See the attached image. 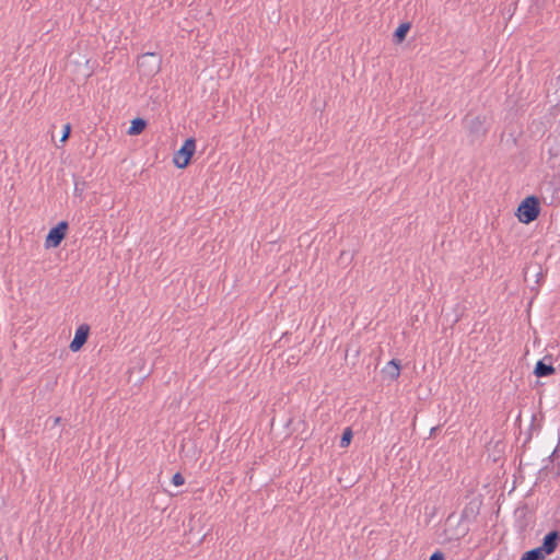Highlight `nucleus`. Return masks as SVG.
Returning <instances> with one entry per match:
<instances>
[{
	"label": "nucleus",
	"mask_w": 560,
	"mask_h": 560,
	"mask_svg": "<svg viewBox=\"0 0 560 560\" xmlns=\"http://www.w3.org/2000/svg\"><path fill=\"white\" fill-rule=\"evenodd\" d=\"M540 201L535 195L527 196L518 205L515 215L518 221L524 224H529L535 221L540 214Z\"/></svg>",
	"instance_id": "f257e3e1"
},
{
	"label": "nucleus",
	"mask_w": 560,
	"mask_h": 560,
	"mask_svg": "<svg viewBox=\"0 0 560 560\" xmlns=\"http://www.w3.org/2000/svg\"><path fill=\"white\" fill-rule=\"evenodd\" d=\"M196 153V142H183V145L174 152L173 163L178 168H186Z\"/></svg>",
	"instance_id": "f03ea898"
},
{
	"label": "nucleus",
	"mask_w": 560,
	"mask_h": 560,
	"mask_svg": "<svg viewBox=\"0 0 560 560\" xmlns=\"http://www.w3.org/2000/svg\"><path fill=\"white\" fill-rule=\"evenodd\" d=\"M69 230V223L67 221H60L57 225L52 226L45 240L46 248H56L66 238Z\"/></svg>",
	"instance_id": "7ed1b4c3"
},
{
	"label": "nucleus",
	"mask_w": 560,
	"mask_h": 560,
	"mask_svg": "<svg viewBox=\"0 0 560 560\" xmlns=\"http://www.w3.org/2000/svg\"><path fill=\"white\" fill-rule=\"evenodd\" d=\"M548 145L541 148V159L550 164L551 167H556L560 164V142H546Z\"/></svg>",
	"instance_id": "20e7f679"
},
{
	"label": "nucleus",
	"mask_w": 560,
	"mask_h": 560,
	"mask_svg": "<svg viewBox=\"0 0 560 560\" xmlns=\"http://www.w3.org/2000/svg\"><path fill=\"white\" fill-rule=\"evenodd\" d=\"M464 125L469 130L471 137L479 138L485 136V120L480 116H466Z\"/></svg>",
	"instance_id": "39448f33"
},
{
	"label": "nucleus",
	"mask_w": 560,
	"mask_h": 560,
	"mask_svg": "<svg viewBox=\"0 0 560 560\" xmlns=\"http://www.w3.org/2000/svg\"><path fill=\"white\" fill-rule=\"evenodd\" d=\"M90 336V326L88 324L80 325L74 334V338L71 340L69 348L72 352H78L86 343Z\"/></svg>",
	"instance_id": "423d86ee"
},
{
	"label": "nucleus",
	"mask_w": 560,
	"mask_h": 560,
	"mask_svg": "<svg viewBox=\"0 0 560 560\" xmlns=\"http://www.w3.org/2000/svg\"><path fill=\"white\" fill-rule=\"evenodd\" d=\"M560 541V533L558 530H550L542 538V544L539 548L547 555H551L556 551Z\"/></svg>",
	"instance_id": "0eeeda50"
},
{
	"label": "nucleus",
	"mask_w": 560,
	"mask_h": 560,
	"mask_svg": "<svg viewBox=\"0 0 560 560\" xmlns=\"http://www.w3.org/2000/svg\"><path fill=\"white\" fill-rule=\"evenodd\" d=\"M556 373V369L552 365V360L550 355L544 357L539 360L534 369V374L537 377H546Z\"/></svg>",
	"instance_id": "6e6552de"
},
{
	"label": "nucleus",
	"mask_w": 560,
	"mask_h": 560,
	"mask_svg": "<svg viewBox=\"0 0 560 560\" xmlns=\"http://www.w3.org/2000/svg\"><path fill=\"white\" fill-rule=\"evenodd\" d=\"M401 364L400 360L392 359L386 366L383 369L385 378L389 381H396L400 375Z\"/></svg>",
	"instance_id": "1a4fd4ad"
},
{
	"label": "nucleus",
	"mask_w": 560,
	"mask_h": 560,
	"mask_svg": "<svg viewBox=\"0 0 560 560\" xmlns=\"http://www.w3.org/2000/svg\"><path fill=\"white\" fill-rule=\"evenodd\" d=\"M479 505L480 504L477 503L476 501H470L468 504H466L460 515L462 521H475L477 515L479 514Z\"/></svg>",
	"instance_id": "9d476101"
},
{
	"label": "nucleus",
	"mask_w": 560,
	"mask_h": 560,
	"mask_svg": "<svg viewBox=\"0 0 560 560\" xmlns=\"http://www.w3.org/2000/svg\"><path fill=\"white\" fill-rule=\"evenodd\" d=\"M147 127V121L143 118L137 117L131 120V125L127 130L129 136L140 135Z\"/></svg>",
	"instance_id": "9b49d317"
},
{
	"label": "nucleus",
	"mask_w": 560,
	"mask_h": 560,
	"mask_svg": "<svg viewBox=\"0 0 560 560\" xmlns=\"http://www.w3.org/2000/svg\"><path fill=\"white\" fill-rule=\"evenodd\" d=\"M547 555L539 548L525 551L520 560H545Z\"/></svg>",
	"instance_id": "f8f14e48"
},
{
	"label": "nucleus",
	"mask_w": 560,
	"mask_h": 560,
	"mask_svg": "<svg viewBox=\"0 0 560 560\" xmlns=\"http://www.w3.org/2000/svg\"><path fill=\"white\" fill-rule=\"evenodd\" d=\"M410 30V23L406 22V23H401L397 28L396 31L394 32V40L396 43H401L405 40L406 36H407V33L409 32Z\"/></svg>",
	"instance_id": "ddd939ff"
},
{
	"label": "nucleus",
	"mask_w": 560,
	"mask_h": 560,
	"mask_svg": "<svg viewBox=\"0 0 560 560\" xmlns=\"http://www.w3.org/2000/svg\"><path fill=\"white\" fill-rule=\"evenodd\" d=\"M353 432L351 428H346L340 439V447H347L351 443Z\"/></svg>",
	"instance_id": "4468645a"
},
{
	"label": "nucleus",
	"mask_w": 560,
	"mask_h": 560,
	"mask_svg": "<svg viewBox=\"0 0 560 560\" xmlns=\"http://www.w3.org/2000/svg\"><path fill=\"white\" fill-rule=\"evenodd\" d=\"M172 483L176 487L183 486L185 483V478L180 472L174 474L172 478Z\"/></svg>",
	"instance_id": "2eb2a0df"
},
{
	"label": "nucleus",
	"mask_w": 560,
	"mask_h": 560,
	"mask_svg": "<svg viewBox=\"0 0 560 560\" xmlns=\"http://www.w3.org/2000/svg\"><path fill=\"white\" fill-rule=\"evenodd\" d=\"M70 133H71V125L70 124H65L62 126V135H61L59 140H68L69 137H70Z\"/></svg>",
	"instance_id": "dca6fc26"
},
{
	"label": "nucleus",
	"mask_w": 560,
	"mask_h": 560,
	"mask_svg": "<svg viewBox=\"0 0 560 560\" xmlns=\"http://www.w3.org/2000/svg\"><path fill=\"white\" fill-rule=\"evenodd\" d=\"M429 560H445V555L441 550H435L429 558Z\"/></svg>",
	"instance_id": "f3484780"
},
{
	"label": "nucleus",
	"mask_w": 560,
	"mask_h": 560,
	"mask_svg": "<svg viewBox=\"0 0 560 560\" xmlns=\"http://www.w3.org/2000/svg\"><path fill=\"white\" fill-rule=\"evenodd\" d=\"M148 57H156V55L154 52H147V54H143L139 60V63L140 65H143L144 62V59L148 58Z\"/></svg>",
	"instance_id": "a211bd4d"
},
{
	"label": "nucleus",
	"mask_w": 560,
	"mask_h": 560,
	"mask_svg": "<svg viewBox=\"0 0 560 560\" xmlns=\"http://www.w3.org/2000/svg\"><path fill=\"white\" fill-rule=\"evenodd\" d=\"M160 68V60L158 59L154 71L156 72Z\"/></svg>",
	"instance_id": "6ab92c4d"
},
{
	"label": "nucleus",
	"mask_w": 560,
	"mask_h": 560,
	"mask_svg": "<svg viewBox=\"0 0 560 560\" xmlns=\"http://www.w3.org/2000/svg\"><path fill=\"white\" fill-rule=\"evenodd\" d=\"M60 420H61V418L57 417V418L55 419V423H59V422H60Z\"/></svg>",
	"instance_id": "aec40b11"
},
{
	"label": "nucleus",
	"mask_w": 560,
	"mask_h": 560,
	"mask_svg": "<svg viewBox=\"0 0 560 560\" xmlns=\"http://www.w3.org/2000/svg\"><path fill=\"white\" fill-rule=\"evenodd\" d=\"M185 140L190 141V140H196V139H195V138H192V137H188V138H186Z\"/></svg>",
	"instance_id": "412c9836"
}]
</instances>
